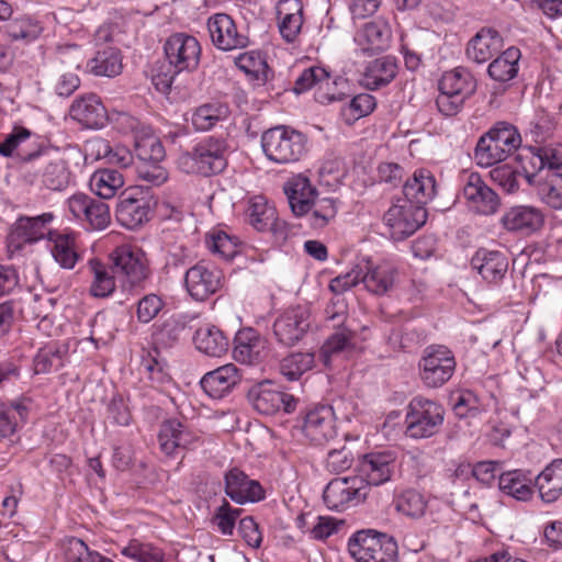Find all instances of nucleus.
I'll return each instance as SVG.
<instances>
[{"instance_id": "27", "label": "nucleus", "mask_w": 562, "mask_h": 562, "mask_svg": "<svg viewBox=\"0 0 562 562\" xmlns=\"http://www.w3.org/2000/svg\"><path fill=\"white\" fill-rule=\"evenodd\" d=\"M233 358L243 364L254 366L261 361L265 342L251 327L239 329L234 337Z\"/></svg>"}, {"instance_id": "21", "label": "nucleus", "mask_w": 562, "mask_h": 562, "mask_svg": "<svg viewBox=\"0 0 562 562\" xmlns=\"http://www.w3.org/2000/svg\"><path fill=\"white\" fill-rule=\"evenodd\" d=\"M501 224L507 232L529 236L543 227L544 215L532 205H514L504 212Z\"/></svg>"}, {"instance_id": "32", "label": "nucleus", "mask_w": 562, "mask_h": 562, "mask_svg": "<svg viewBox=\"0 0 562 562\" xmlns=\"http://www.w3.org/2000/svg\"><path fill=\"white\" fill-rule=\"evenodd\" d=\"M362 266L360 281L363 282L368 291L383 295L389 292L395 282L396 269L390 263L374 265L371 260H366Z\"/></svg>"}, {"instance_id": "5", "label": "nucleus", "mask_w": 562, "mask_h": 562, "mask_svg": "<svg viewBox=\"0 0 562 562\" xmlns=\"http://www.w3.org/2000/svg\"><path fill=\"white\" fill-rule=\"evenodd\" d=\"M348 551L357 562H397V542L374 529L355 532L348 540Z\"/></svg>"}, {"instance_id": "11", "label": "nucleus", "mask_w": 562, "mask_h": 562, "mask_svg": "<svg viewBox=\"0 0 562 562\" xmlns=\"http://www.w3.org/2000/svg\"><path fill=\"white\" fill-rule=\"evenodd\" d=\"M369 493L362 476L333 479L323 492V499L330 510L341 512L363 502Z\"/></svg>"}, {"instance_id": "56", "label": "nucleus", "mask_w": 562, "mask_h": 562, "mask_svg": "<svg viewBox=\"0 0 562 562\" xmlns=\"http://www.w3.org/2000/svg\"><path fill=\"white\" fill-rule=\"evenodd\" d=\"M63 366V352L59 348L53 346L41 348L33 360L36 374H45L53 370H58Z\"/></svg>"}, {"instance_id": "1", "label": "nucleus", "mask_w": 562, "mask_h": 562, "mask_svg": "<svg viewBox=\"0 0 562 562\" xmlns=\"http://www.w3.org/2000/svg\"><path fill=\"white\" fill-rule=\"evenodd\" d=\"M228 144L225 138L207 136L196 143L191 150L178 158L181 171L211 177L222 173L227 167Z\"/></svg>"}, {"instance_id": "49", "label": "nucleus", "mask_w": 562, "mask_h": 562, "mask_svg": "<svg viewBox=\"0 0 562 562\" xmlns=\"http://www.w3.org/2000/svg\"><path fill=\"white\" fill-rule=\"evenodd\" d=\"M315 356L312 352H294L280 362V373L290 382L300 378L314 367Z\"/></svg>"}, {"instance_id": "36", "label": "nucleus", "mask_w": 562, "mask_h": 562, "mask_svg": "<svg viewBox=\"0 0 562 562\" xmlns=\"http://www.w3.org/2000/svg\"><path fill=\"white\" fill-rule=\"evenodd\" d=\"M279 31L289 43L301 32L303 24V5L301 0H281L277 7Z\"/></svg>"}, {"instance_id": "59", "label": "nucleus", "mask_w": 562, "mask_h": 562, "mask_svg": "<svg viewBox=\"0 0 562 562\" xmlns=\"http://www.w3.org/2000/svg\"><path fill=\"white\" fill-rule=\"evenodd\" d=\"M121 50L113 46L99 49L89 60L90 70H121L123 68Z\"/></svg>"}, {"instance_id": "47", "label": "nucleus", "mask_w": 562, "mask_h": 562, "mask_svg": "<svg viewBox=\"0 0 562 562\" xmlns=\"http://www.w3.org/2000/svg\"><path fill=\"white\" fill-rule=\"evenodd\" d=\"M536 187L538 196L544 204L553 210H562V172L547 173Z\"/></svg>"}, {"instance_id": "31", "label": "nucleus", "mask_w": 562, "mask_h": 562, "mask_svg": "<svg viewBox=\"0 0 562 562\" xmlns=\"http://www.w3.org/2000/svg\"><path fill=\"white\" fill-rule=\"evenodd\" d=\"M90 274L89 294L92 297L105 299L111 296L116 289V273L113 265H106L99 258H90L87 262Z\"/></svg>"}, {"instance_id": "57", "label": "nucleus", "mask_w": 562, "mask_h": 562, "mask_svg": "<svg viewBox=\"0 0 562 562\" xmlns=\"http://www.w3.org/2000/svg\"><path fill=\"white\" fill-rule=\"evenodd\" d=\"M241 515V509L233 507L225 498L216 508L212 521L223 536H233L236 521Z\"/></svg>"}, {"instance_id": "17", "label": "nucleus", "mask_w": 562, "mask_h": 562, "mask_svg": "<svg viewBox=\"0 0 562 562\" xmlns=\"http://www.w3.org/2000/svg\"><path fill=\"white\" fill-rule=\"evenodd\" d=\"M164 50L176 70H194L199 66L201 46L194 36L175 33L165 42Z\"/></svg>"}, {"instance_id": "38", "label": "nucleus", "mask_w": 562, "mask_h": 562, "mask_svg": "<svg viewBox=\"0 0 562 562\" xmlns=\"http://www.w3.org/2000/svg\"><path fill=\"white\" fill-rule=\"evenodd\" d=\"M54 218L53 213H43L37 216H21L11 233V238L19 243H34L46 235V225Z\"/></svg>"}, {"instance_id": "34", "label": "nucleus", "mask_w": 562, "mask_h": 562, "mask_svg": "<svg viewBox=\"0 0 562 562\" xmlns=\"http://www.w3.org/2000/svg\"><path fill=\"white\" fill-rule=\"evenodd\" d=\"M392 37L390 24L382 19L366 23L357 33L356 41L362 46L363 52L379 53L386 49Z\"/></svg>"}, {"instance_id": "62", "label": "nucleus", "mask_w": 562, "mask_h": 562, "mask_svg": "<svg viewBox=\"0 0 562 562\" xmlns=\"http://www.w3.org/2000/svg\"><path fill=\"white\" fill-rule=\"evenodd\" d=\"M553 117L544 110H538L530 122L529 133L536 143L544 142L554 130Z\"/></svg>"}, {"instance_id": "54", "label": "nucleus", "mask_w": 562, "mask_h": 562, "mask_svg": "<svg viewBox=\"0 0 562 562\" xmlns=\"http://www.w3.org/2000/svg\"><path fill=\"white\" fill-rule=\"evenodd\" d=\"M206 244L212 254L217 255L225 260L233 259L240 251L239 239L223 231L210 235Z\"/></svg>"}, {"instance_id": "58", "label": "nucleus", "mask_w": 562, "mask_h": 562, "mask_svg": "<svg viewBox=\"0 0 562 562\" xmlns=\"http://www.w3.org/2000/svg\"><path fill=\"white\" fill-rule=\"evenodd\" d=\"M60 549L66 562H90L95 552L91 551L86 542L77 537H65L60 541Z\"/></svg>"}, {"instance_id": "22", "label": "nucleus", "mask_w": 562, "mask_h": 562, "mask_svg": "<svg viewBox=\"0 0 562 562\" xmlns=\"http://www.w3.org/2000/svg\"><path fill=\"white\" fill-rule=\"evenodd\" d=\"M212 43L222 50L245 47L248 37L237 31L234 20L226 13H215L207 20Z\"/></svg>"}, {"instance_id": "41", "label": "nucleus", "mask_w": 562, "mask_h": 562, "mask_svg": "<svg viewBox=\"0 0 562 562\" xmlns=\"http://www.w3.org/2000/svg\"><path fill=\"white\" fill-rule=\"evenodd\" d=\"M186 328L187 323L182 317L171 315L154 326L153 342L157 348H172L180 341Z\"/></svg>"}, {"instance_id": "51", "label": "nucleus", "mask_w": 562, "mask_h": 562, "mask_svg": "<svg viewBox=\"0 0 562 562\" xmlns=\"http://www.w3.org/2000/svg\"><path fill=\"white\" fill-rule=\"evenodd\" d=\"M338 213L337 201L333 198L317 199L313 202L311 211L305 215L313 229H323L335 220Z\"/></svg>"}, {"instance_id": "12", "label": "nucleus", "mask_w": 562, "mask_h": 562, "mask_svg": "<svg viewBox=\"0 0 562 562\" xmlns=\"http://www.w3.org/2000/svg\"><path fill=\"white\" fill-rule=\"evenodd\" d=\"M307 307L296 305L283 311L273 322L272 331L278 344L292 347L307 333L311 321Z\"/></svg>"}, {"instance_id": "20", "label": "nucleus", "mask_w": 562, "mask_h": 562, "mask_svg": "<svg viewBox=\"0 0 562 562\" xmlns=\"http://www.w3.org/2000/svg\"><path fill=\"white\" fill-rule=\"evenodd\" d=\"M221 278V271L200 261L187 270L184 285L192 299L204 301L220 289Z\"/></svg>"}, {"instance_id": "16", "label": "nucleus", "mask_w": 562, "mask_h": 562, "mask_svg": "<svg viewBox=\"0 0 562 562\" xmlns=\"http://www.w3.org/2000/svg\"><path fill=\"white\" fill-rule=\"evenodd\" d=\"M462 196L468 207L481 215L495 214L501 205L498 194L485 183L477 172H470L463 177Z\"/></svg>"}, {"instance_id": "53", "label": "nucleus", "mask_w": 562, "mask_h": 562, "mask_svg": "<svg viewBox=\"0 0 562 562\" xmlns=\"http://www.w3.org/2000/svg\"><path fill=\"white\" fill-rule=\"evenodd\" d=\"M121 553L136 562H165V552L162 549L149 542H140L133 539L124 547Z\"/></svg>"}, {"instance_id": "26", "label": "nucleus", "mask_w": 562, "mask_h": 562, "mask_svg": "<svg viewBox=\"0 0 562 562\" xmlns=\"http://www.w3.org/2000/svg\"><path fill=\"white\" fill-rule=\"evenodd\" d=\"M284 192L293 214L297 217L306 215L313 202L318 199L317 189L301 173L285 184Z\"/></svg>"}, {"instance_id": "46", "label": "nucleus", "mask_w": 562, "mask_h": 562, "mask_svg": "<svg viewBox=\"0 0 562 562\" xmlns=\"http://www.w3.org/2000/svg\"><path fill=\"white\" fill-rule=\"evenodd\" d=\"M50 252L54 260L64 269H74L80 259L76 238L72 234H58L53 239Z\"/></svg>"}, {"instance_id": "30", "label": "nucleus", "mask_w": 562, "mask_h": 562, "mask_svg": "<svg viewBox=\"0 0 562 562\" xmlns=\"http://www.w3.org/2000/svg\"><path fill=\"white\" fill-rule=\"evenodd\" d=\"M239 382L237 367L228 363L205 373L200 384L210 397L217 400L227 395Z\"/></svg>"}, {"instance_id": "8", "label": "nucleus", "mask_w": 562, "mask_h": 562, "mask_svg": "<svg viewBox=\"0 0 562 562\" xmlns=\"http://www.w3.org/2000/svg\"><path fill=\"white\" fill-rule=\"evenodd\" d=\"M476 80L472 72H442L438 81L439 95L436 105L445 116L457 115L476 90Z\"/></svg>"}, {"instance_id": "42", "label": "nucleus", "mask_w": 562, "mask_h": 562, "mask_svg": "<svg viewBox=\"0 0 562 562\" xmlns=\"http://www.w3.org/2000/svg\"><path fill=\"white\" fill-rule=\"evenodd\" d=\"M91 191L101 199L109 200L115 196L124 186L123 175L110 168L94 171L89 182Z\"/></svg>"}, {"instance_id": "39", "label": "nucleus", "mask_w": 562, "mask_h": 562, "mask_svg": "<svg viewBox=\"0 0 562 562\" xmlns=\"http://www.w3.org/2000/svg\"><path fill=\"white\" fill-rule=\"evenodd\" d=\"M533 483L535 479L531 476L530 472H524L521 470L504 472L501 473L498 477V486L504 494L524 502L531 498Z\"/></svg>"}, {"instance_id": "50", "label": "nucleus", "mask_w": 562, "mask_h": 562, "mask_svg": "<svg viewBox=\"0 0 562 562\" xmlns=\"http://www.w3.org/2000/svg\"><path fill=\"white\" fill-rule=\"evenodd\" d=\"M114 130L122 134H132L134 144L138 142L140 136H146L151 133V127L142 123L137 117L120 111L109 112V121Z\"/></svg>"}, {"instance_id": "52", "label": "nucleus", "mask_w": 562, "mask_h": 562, "mask_svg": "<svg viewBox=\"0 0 562 562\" xmlns=\"http://www.w3.org/2000/svg\"><path fill=\"white\" fill-rule=\"evenodd\" d=\"M428 502L426 497L416 490H406L395 501V508L398 513L418 519L426 513Z\"/></svg>"}, {"instance_id": "19", "label": "nucleus", "mask_w": 562, "mask_h": 562, "mask_svg": "<svg viewBox=\"0 0 562 562\" xmlns=\"http://www.w3.org/2000/svg\"><path fill=\"white\" fill-rule=\"evenodd\" d=\"M396 456L391 450L370 452L362 456L359 462L360 475L370 486H379L389 482L395 470Z\"/></svg>"}, {"instance_id": "55", "label": "nucleus", "mask_w": 562, "mask_h": 562, "mask_svg": "<svg viewBox=\"0 0 562 562\" xmlns=\"http://www.w3.org/2000/svg\"><path fill=\"white\" fill-rule=\"evenodd\" d=\"M453 413L459 418L476 416L480 412L479 397L470 390H462L450 396Z\"/></svg>"}, {"instance_id": "9", "label": "nucleus", "mask_w": 562, "mask_h": 562, "mask_svg": "<svg viewBox=\"0 0 562 562\" xmlns=\"http://www.w3.org/2000/svg\"><path fill=\"white\" fill-rule=\"evenodd\" d=\"M457 361L453 352L443 345H430L418 361L419 376L429 389H438L453 375Z\"/></svg>"}, {"instance_id": "14", "label": "nucleus", "mask_w": 562, "mask_h": 562, "mask_svg": "<svg viewBox=\"0 0 562 562\" xmlns=\"http://www.w3.org/2000/svg\"><path fill=\"white\" fill-rule=\"evenodd\" d=\"M200 441V436L186 423L178 418L166 419L158 432L160 451L170 458L193 449Z\"/></svg>"}, {"instance_id": "7", "label": "nucleus", "mask_w": 562, "mask_h": 562, "mask_svg": "<svg viewBox=\"0 0 562 562\" xmlns=\"http://www.w3.org/2000/svg\"><path fill=\"white\" fill-rule=\"evenodd\" d=\"M109 259L124 288L144 289L151 270L147 256L140 248L128 244L117 246L111 251Z\"/></svg>"}, {"instance_id": "23", "label": "nucleus", "mask_w": 562, "mask_h": 562, "mask_svg": "<svg viewBox=\"0 0 562 562\" xmlns=\"http://www.w3.org/2000/svg\"><path fill=\"white\" fill-rule=\"evenodd\" d=\"M225 494L235 503L243 505L256 503L265 498V490L256 480L237 468L225 474Z\"/></svg>"}, {"instance_id": "10", "label": "nucleus", "mask_w": 562, "mask_h": 562, "mask_svg": "<svg viewBox=\"0 0 562 562\" xmlns=\"http://www.w3.org/2000/svg\"><path fill=\"white\" fill-rule=\"evenodd\" d=\"M394 240H403L413 235L427 221V210L409 201L397 199L383 216Z\"/></svg>"}, {"instance_id": "44", "label": "nucleus", "mask_w": 562, "mask_h": 562, "mask_svg": "<svg viewBox=\"0 0 562 562\" xmlns=\"http://www.w3.org/2000/svg\"><path fill=\"white\" fill-rule=\"evenodd\" d=\"M331 333L321 348L319 357L325 366H329L334 355L353 347L355 331L348 326L333 327Z\"/></svg>"}, {"instance_id": "33", "label": "nucleus", "mask_w": 562, "mask_h": 562, "mask_svg": "<svg viewBox=\"0 0 562 562\" xmlns=\"http://www.w3.org/2000/svg\"><path fill=\"white\" fill-rule=\"evenodd\" d=\"M231 115L226 102L214 100L205 102L191 111L190 122L195 132H209Z\"/></svg>"}, {"instance_id": "3", "label": "nucleus", "mask_w": 562, "mask_h": 562, "mask_svg": "<svg viewBox=\"0 0 562 562\" xmlns=\"http://www.w3.org/2000/svg\"><path fill=\"white\" fill-rule=\"evenodd\" d=\"M520 144L518 131L508 123L499 122L479 138L474 159L481 167H492L506 160Z\"/></svg>"}, {"instance_id": "18", "label": "nucleus", "mask_w": 562, "mask_h": 562, "mask_svg": "<svg viewBox=\"0 0 562 562\" xmlns=\"http://www.w3.org/2000/svg\"><path fill=\"white\" fill-rule=\"evenodd\" d=\"M304 436L314 445L323 446L337 435L336 418L330 405H318L310 409L302 427Z\"/></svg>"}, {"instance_id": "40", "label": "nucleus", "mask_w": 562, "mask_h": 562, "mask_svg": "<svg viewBox=\"0 0 562 562\" xmlns=\"http://www.w3.org/2000/svg\"><path fill=\"white\" fill-rule=\"evenodd\" d=\"M546 148L529 146L524 147L517 155V160L521 167L522 176L530 186H537L542 181L541 171L547 169Z\"/></svg>"}, {"instance_id": "25", "label": "nucleus", "mask_w": 562, "mask_h": 562, "mask_svg": "<svg viewBox=\"0 0 562 562\" xmlns=\"http://www.w3.org/2000/svg\"><path fill=\"white\" fill-rule=\"evenodd\" d=\"M70 116L86 128L100 130L109 121V111L101 99L90 93L74 101L70 106Z\"/></svg>"}, {"instance_id": "24", "label": "nucleus", "mask_w": 562, "mask_h": 562, "mask_svg": "<svg viewBox=\"0 0 562 562\" xmlns=\"http://www.w3.org/2000/svg\"><path fill=\"white\" fill-rule=\"evenodd\" d=\"M471 266L490 284H498L508 271L509 260L505 252L480 248L471 259Z\"/></svg>"}, {"instance_id": "35", "label": "nucleus", "mask_w": 562, "mask_h": 562, "mask_svg": "<svg viewBox=\"0 0 562 562\" xmlns=\"http://www.w3.org/2000/svg\"><path fill=\"white\" fill-rule=\"evenodd\" d=\"M193 344L196 350L205 356L220 358L229 347L226 335L215 325L200 326L193 335Z\"/></svg>"}, {"instance_id": "43", "label": "nucleus", "mask_w": 562, "mask_h": 562, "mask_svg": "<svg viewBox=\"0 0 562 562\" xmlns=\"http://www.w3.org/2000/svg\"><path fill=\"white\" fill-rule=\"evenodd\" d=\"M322 82L317 88L315 98L321 103H330L344 100L349 95L350 85L342 75L331 76V72H321Z\"/></svg>"}, {"instance_id": "45", "label": "nucleus", "mask_w": 562, "mask_h": 562, "mask_svg": "<svg viewBox=\"0 0 562 562\" xmlns=\"http://www.w3.org/2000/svg\"><path fill=\"white\" fill-rule=\"evenodd\" d=\"M247 215L250 224L259 232H276L280 225L274 207L270 206L262 196H256L250 201Z\"/></svg>"}, {"instance_id": "13", "label": "nucleus", "mask_w": 562, "mask_h": 562, "mask_svg": "<svg viewBox=\"0 0 562 562\" xmlns=\"http://www.w3.org/2000/svg\"><path fill=\"white\" fill-rule=\"evenodd\" d=\"M247 398L254 409L262 415H273L281 409L292 413L297 404L293 395L278 390L271 381L252 385L247 393Z\"/></svg>"}, {"instance_id": "6", "label": "nucleus", "mask_w": 562, "mask_h": 562, "mask_svg": "<svg viewBox=\"0 0 562 562\" xmlns=\"http://www.w3.org/2000/svg\"><path fill=\"white\" fill-rule=\"evenodd\" d=\"M445 420V408L438 402L413 397L405 415V434L413 439H426L437 435Z\"/></svg>"}, {"instance_id": "4", "label": "nucleus", "mask_w": 562, "mask_h": 562, "mask_svg": "<svg viewBox=\"0 0 562 562\" xmlns=\"http://www.w3.org/2000/svg\"><path fill=\"white\" fill-rule=\"evenodd\" d=\"M307 137L284 125L267 130L261 135V147L266 157L276 164L299 161L307 153Z\"/></svg>"}, {"instance_id": "15", "label": "nucleus", "mask_w": 562, "mask_h": 562, "mask_svg": "<svg viewBox=\"0 0 562 562\" xmlns=\"http://www.w3.org/2000/svg\"><path fill=\"white\" fill-rule=\"evenodd\" d=\"M140 188L124 191L116 204L115 217L122 226L128 229H134L148 222L155 204L153 199L145 195Z\"/></svg>"}, {"instance_id": "61", "label": "nucleus", "mask_w": 562, "mask_h": 562, "mask_svg": "<svg viewBox=\"0 0 562 562\" xmlns=\"http://www.w3.org/2000/svg\"><path fill=\"white\" fill-rule=\"evenodd\" d=\"M135 147L140 160L160 162L165 158V148L153 132L149 135L140 136Z\"/></svg>"}, {"instance_id": "64", "label": "nucleus", "mask_w": 562, "mask_h": 562, "mask_svg": "<svg viewBox=\"0 0 562 562\" xmlns=\"http://www.w3.org/2000/svg\"><path fill=\"white\" fill-rule=\"evenodd\" d=\"M165 302L160 295L149 293L144 295L137 303V319L140 323L147 324L151 322L162 310Z\"/></svg>"}, {"instance_id": "29", "label": "nucleus", "mask_w": 562, "mask_h": 562, "mask_svg": "<svg viewBox=\"0 0 562 562\" xmlns=\"http://www.w3.org/2000/svg\"><path fill=\"white\" fill-rule=\"evenodd\" d=\"M404 199L415 205H425L431 201L437 193V183L431 171L427 169H417L413 176L408 178L403 186Z\"/></svg>"}, {"instance_id": "63", "label": "nucleus", "mask_w": 562, "mask_h": 562, "mask_svg": "<svg viewBox=\"0 0 562 562\" xmlns=\"http://www.w3.org/2000/svg\"><path fill=\"white\" fill-rule=\"evenodd\" d=\"M136 172L148 186L159 187L168 180V172L159 162L142 160L136 167Z\"/></svg>"}, {"instance_id": "60", "label": "nucleus", "mask_w": 562, "mask_h": 562, "mask_svg": "<svg viewBox=\"0 0 562 562\" xmlns=\"http://www.w3.org/2000/svg\"><path fill=\"white\" fill-rule=\"evenodd\" d=\"M98 149V157L106 158L110 164L116 165L121 168H127L133 164L134 157L132 153L125 147L112 148L110 143L104 139L95 142Z\"/></svg>"}, {"instance_id": "28", "label": "nucleus", "mask_w": 562, "mask_h": 562, "mask_svg": "<svg viewBox=\"0 0 562 562\" xmlns=\"http://www.w3.org/2000/svg\"><path fill=\"white\" fill-rule=\"evenodd\" d=\"M504 46L499 32L493 27H482L469 41L467 56L476 64L490 60Z\"/></svg>"}, {"instance_id": "2", "label": "nucleus", "mask_w": 562, "mask_h": 562, "mask_svg": "<svg viewBox=\"0 0 562 562\" xmlns=\"http://www.w3.org/2000/svg\"><path fill=\"white\" fill-rule=\"evenodd\" d=\"M46 156L47 149L43 147L26 154H20L21 160L25 164L24 180L32 186L52 191L66 189L70 180L67 162L63 159L46 161Z\"/></svg>"}, {"instance_id": "48", "label": "nucleus", "mask_w": 562, "mask_h": 562, "mask_svg": "<svg viewBox=\"0 0 562 562\" xmlns=\"http://www.w3.org/2000/svg\"><path fill=\"white\" fill-rule=\"evenodd\" d=\"M5 32L12 41L30 43L35 41L43 32L41 22L31 15L15 18L9 22Z\"/></svg>"}, {"instance_id": "37", "label": "nucleus", "mask_w": 562, "mask_h": 562, "mask_svg": "<svg viewBox=\"0 0 562 562\" xmlns=\"http://www.w3.org/2000/svg\"><path fill=\"white\" fill-rule=\"evenodd\" d=\"M540 498L553 503L562 495V459L553 460L535 477Z\"/></svg>"}]
</instances>
